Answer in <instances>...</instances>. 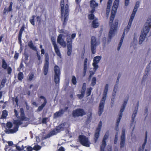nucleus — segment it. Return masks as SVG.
<instances>
[{"instance_id": "nucleus-1", "label": "nucleus", "mask_w": 151, "mask_h": 151, "mask_svg": "<svg viewBox=\"0 0 151 151\" xmlns=\"http://www.w3.org/2000/svg\"><path fill=\"white\" fill-rule=\"evenodd\" d=\"M119 2V0H115L114 2L112 8L110 18L109 24H111V28L109 32V37L111 39L116 31L117 30L118 20L116 19L114 22L112 24L113 20L115 17V15L116 12V10L118 7Z\"/></svg>"}, {"instance_id": "nucleus-2", "label": "nucleus", "mask_w": 151, "mask_h": 151, "mask_svg": "<svg viewBox=\"0 0 151 151\" xmlns=\"http://www.w3.org/2000/svg\"><path fill=\"white\" fill-rule=\"evenodd\" d=\"M145 27L142 29L139 37V44H141L145 40L147 34L149 32L151 27V15L147 19L145 24Z\"/></svg>"}, {"instance_id": "nucleus-3", "label": "nucleus", "mask_w": 151, "mask_h": 151, "mask_svg": "<svg viewBox=\"0 0 151 151\" xmlns=\"http://www.w3.org/2000/svg\"><path fill=\"white\" fill-rule=\"evenodd\" d=\"M78 140L80 143L83 146L88 147H90L91 143L88 138L83 135H80L78 137Z\"/></svg>"}, {"instance_id": "nucleus-4", "label": "nucleus", "mask_w": 151, "mask_h": 151, "mask_svg": "<svg viewBox=\"0 0 151 151\" xmlns=\"http://www.w3.org/2000/svg\"><path fill=\"white\" fill-rule=\"evenodd\" d=\"M54 81L55 84H59L60 83V71L59 67L55 65L54 68Z\"/></svg>"}, {"instance_id": "nucleus-5", "label": "nucleus", "mask_w": 151, "mask_h": 151, "mask_svg": "<svg viewBox=\"0 0 151 151\" xmlns=\"http://www.w3.org/2000/svg\"><path fill=\"white\" fill-rule=\"evenodd\" d=\"M86 114V113L82 109L78 108L73 110L72 113V116L74 118L82 116Z\"/></svg>"}, {"instance_id": "nucleus-6", "label": "nucleus", "mask_w": 151, "mask_h": 151, "mask_svg": "<svg viewBox=\"0 0 151 151\" xmlns=\"http://www.w3.org/2000/svg\"><path fill=\"white\" fill-rule=\"evenodd\" d=\"M107 95L103 94L99 104L98 110V114L99 116H101L103 113L104 108L105 101L106 99Z\"/></svg>"}, {"instance_id": "nucleus-7", "label": "nucleus", "mask_w": 151, "mask_h": 151, "mask_svg": "<svg viewBox=\"0 0 151 151\" xmlns=\"http://www.w3.org/2000/svg\"><path fill=\"white\" fill-rule=\"evenodd\" d=\"M45 61L43 67V73L45 75H46L48 72L49 65V57L48 53H46L45 55Z\"/></svg>"}, {"instance_id": "nucleus-8", "label": "nucleus", "mask_w": 151, "mask_h": 151, "mask_svg": "<svg viewBox=\"0 0 151 151\" xmlns=\"http://www.w3.org/2000/svg\"><path fill=\"white\" fill-rule=\"evenodd\" d=\"M91 50L93 54H94L96 52V47L98 45L97 42L96 37L94 36H92L91 40Z\"/></svg>"}, {"instance_id": "nucleus-9", "label": "nucleus", "mask_w": 151, "mask_h": 151, "mask_svg": "<svg viewBox=\"0 0 151 151\" xmlns=\"http://www.w3.org/2000/svg\"><path fill=\"white\" fill-rule=\"evenodd\" d=\"M2 68L4 70H7V73L9 75L11 74L12 71V68L9 66L4 59L2 60Z\"/></svg>"}, {"instance_id": "nucleus-10", "label": "nucleus", "mask_w": 151, "mask_h": 151, "mask_svg": "<svg viewBox=\"0 0 151 151\" xmlns=\"http://www.w3.org/2000/svg\"><path fill=\"white\" fill-rule=\"evenodd\" d=\"M65 13L64 15V19L63 23V26L64 27H65L66 25L68 19L69 6L68 4H67L65 5Z\"/></svg>"}, {"instance_id": "nucleus-11", "label": "nucleus", "mask_w": 151, "mask_h": 151, "mask_svg": "<svg viewBox=\"0 0 151 151\" xmlns=\"http://www.w3.org/2000/svg\"><path fill=\"white\" fill-rule=\"evenodd\" d=\"M128 99L129 96H128L127 99H125L124 101V102L123 104L121 106V108L120 111L119 113V117L117 120V121L120 122V120L122 118V113L123 112L125 109L126 106L127 104Z\"/></svg>"}, {"instance_id": "nucleus-12", "label": "nucleus", "mask_w": 151, "mask_h": 151, "mask_svg": "<svg viewBox=\"0 0 151 151\" xmlns=\"http://www.w3.org/2000/svg\"><path fill=\"white\" fill-rule=\"evenodd\" d=\"M125 129H123L122 130V134L120 137V147L121 148L123 147L125 144Z\"/></svg>"}, {"instance_id": "nucleus-13", "label": "nucleus", "mask_w": 151, "mask_h": 151, "mask_svg": "<svg viewBox=\"0 0 151 151\" xmlns=\"http://www.w3.org/2000/svg\"><path fill=\"white\" fill-rule=\"evenodd\" d=\"M52 44L53 45L55 52L57 55L60 58H61V55L60 51L58 46L54 37H52L51 39Z\"/></svg>"}, {"instance_id": "nucleus-14", "label": "nucleus", "mask_w": 151, "mask_h": 151, "mask_svg": "<svg viewBox=\"0 0 151 151\" xmlns=\"http://www.w3.org/2000/svg\"><path fill=\"white\" fill-rule=\"evenodd\" d=\"M108 134H106L104 135L100 145V151H105L104 149L106 145V140L108 139Z\"/></svg>"}, {"instance_id": "nucleus-15", "label": "nucleus", "mask_w": 151, "mask_h": 151, "mask_svg": "<svg viewBox=\"0 0 151 151\" xmlns=\"http://www.w3.org/2000/svg\"><path fill=\"white\" fill-rule=\"evenodd\" d=\"M101 59V57L100 56H97L93 58V63H92V65L95 70H97L99 67L97 64L99 62Z\"/></svg>"}, {"instance_id": "nucleus-16", "label": "nucleus", "mask_w": 151, "mask_h": 151, "mask_svg": "<svg viewBox=\"0 0 151 151\" xmlns=\"http://www.w3.org/2000/svg\"><path fill=\"white\" fill-rule=\"evenodd\" d=\"M139 106V101H138L137 102V107H136L135 110H134V111H133V113L132 114V120L131 121V122L130 124V126L131 127H132L134 123V119L135 118L137 115V110L138 109V107Z\"/></svg>"}, {"instance_id": "nucleus-17", "label": "nucleus", "mask_w": 151, "mask_h": 151, "mask_svg": "<svg viewBox=\"0 0 151 151\" xmlns=\"http://www.w3.org/2000/svg\"><path fill=\"white\" fill-rule=\"evenodd\" d=\"M39 99H43L44 100L43 103L39 107H38L37 110L39 111H42L44 107L45 106L47 103V100L46 98L43 96H41L39 97Z\"/></svg>"}, {"instance_id": "nucleus-18", "label": "nucleus", "mask_w": 151, "mask_h": 151, "mask_svg": "<svg viewBox=\"0 0 151 151\" xmlns=\"http://www.w3.org/2000/svg\"><path fill=\"white\" fill-rule=\"evenodd\" d=\"M63 36L62 34H60L59 35L57 38V42L61 46L65 47L66 45V43L62 38Z\"/></svg>"}, {"instance_id": "nucleus-19", "label": "nucleus", "mask_w": 151, "mask_h": 151, "mask_svg": "<svg viewBox=\"0 0 151 151\" xmlns=\"http://www.w3.org/2000/svg\"><path fill=\"white\" fill-rule=\"evenodd\" d=\"M76 35L75 33H73L71 35V37L70 38V36L69 35L68 33H67L66 35V36L67 37L66 39L67 44H72L73 40L76 37Z\"/></svg>"}, {"instance_id": "nucleus-20", "label": "nucleus", "mask_w": 151, "mask_h": 151, "mask_svg": "<svg viewBox=\"0 0 151 151\" xmlns=\"http://www.w3.org/2000/svg\"><path fill=\"white\" fill-rule=\"evenodd\" d=\"M13 3L11 1L9 2V5L8 8L7 9L6 8H4L3 10V14L4 15L6 14V12H10L12 10V6Z\"/></svg>"}, {"instance_id": "nucleus-21", "label": "nucleus", "mask_w": 151, "mask_h": 151, "mask_svg": "<svg viewBox=\"0 0 151 151\" xmlns=\"http://www.w3.org/2000/svg\"><path fill=\"white\" fill-rule=\"evenodd\" d=\"M65 112V111L63 109L60 110L56 112L54 114V117L57 118L61 116Z\"/></svg>"}, {"instance_id": "nucleus-22", "label": "nucleus", "mask_w": 151, "mask_h": 151, "mask_svg": "<svg viewBox=\"0 0 151 151\" xmlns=\"http://www.w3.org/2000/svg\"><path fill=\"white\" fill-rule=\"evenodd\" d=\"M58 132H57L56 130L55 129H53L49 133L47 134L46 136H45L44 138L45 139H46L47 138H49L51 136L54 135L57 133H58Z\"/></svg>"}, {"instance_id": "nucleus-23", "label": "nucleus", "mask_w": 151, "mask_h": 151, "mask_svg": "<svg viewBox=\"0 0 151 151\" xmlns=\"http://www.w3.org/2000/svg\"><path fill=\"white\" fill-rule=\"evenodd\" d=\"M20 117H19L18 118H19L22 121H23L25 120V119L26 118V117L25 116L24 111L23 109L21 108L20 109Z\"/></svg>"}, {"instance_id": "nucleus-24", "label": "nucleus", "mask_w": 151, "mask_h": 151, "mask_svg": "<svg viewBox=\"0 0 151 151\" xmlns=\"http://www.w3.org/2000/svg\"><path fill=\"white\" fill-rule=\"evenodd\" d=\"M60 6L61 8V19L63 17V14L64 12V0H61L60 1Z\"/></svg>"}, {"instance_id": "nucleus-25", "label": "nucleus", "mask_w": 151, "mask_h": 151, "mask_svg": "<svg viewBox=\"0 0 151 151\" xmlns=\"http://www.w3.org/2000/svg\"><path fill=\"white\" fill-rule=\"evenodd\" d=\"M21 120H19L18 119L15 120L14 122V123L15 125L14 127L15 128H17V129H18L19 125L22 124V122Z\"/></svg>"}, {"instance_id": "nucleus-26", "label": "nucleus", "mask_w": 151, "mask_h": 151, "mask_svg": "<svg viewBox=\"0 0 151 151\" xmlns=\"http://www.w3.org/2000/svg\"><path fill=\"white\" fill-rule=\"evenodd\" d=\"M18 130L17 128H15L14 127L13 129H8L5 131L6 133L7 134H12L17 132Z\"/></svg>"}, {"instance_id": "nucleus-27", "label": "nucleus", "mask_w": 151, "mask_h": 151, "mask_svg": "<svg viewBox=\"0 0 151 151\" xmlns=\"http://www.w3.org/2000/svg\"><path fill=\"white\" fill-rule=\"evenodd\" d=\"M18 144L17 145H14V146L16 147V150H14V151H25L24 150V147L23 145H22L21 147L18 145Z\"/></svg>"}, {"instance_id": "nucleus-28", "label": "nucleus", "mask_w": 151, "mask_h": 151, "mask_svg": "<svg viewBox=\"0 0 151 151\" xmlns=\"http://www.w3.org/2000/svg\"><path fill=\"white\" fill-rule=\"evenodd\" d=\"M98 4L95 0H91L90 2V5L91 8H95L96 7L98 6Z\"/></svg>"}, {"instance_id": "nucleus-29", "label": "nucleus", "mask_w": 151, "mask_h": 151, "mask_svg": "<svg viewBox=\"0 0 151 151\" xmlns=\"http://www.w3.org/2000/svg\"><path fill=\"white\" fill-rule=\"evenodd\" d=\"M67 55L68 56H70L72 52V44H67Z\"/></svg>"}, {"instance_id": "nucleus-30", "label": "nucleus", "mask_w": 151, "mask_h": 151, "mask_svg": "<svg viewBox=\"0 0 151 151\" xmlns=\"http://www.w3.org/2000/svg\"><path fill=\"white\" fill-rule=\"evenodd\" d=\"M100 132V131H96V132L95 133L94 137V138L95 142H96L97 141L99 137Z\"/></svg>"}, {"instance_id": "nucleus-31", "label": "nucleus", "mask_w": 151, "mask_h": 151, "mask_svg": "<svg viewBox=\"0 0 151 151\" xmlns=\"http://www.w3.org/2000/svg\"><path fill=\"white\" fill-rule=\"evenodd\" d=\"M28 46L29 47L34 50H36V47L35 46L33 45V43L32 40H30L28 43Z\"/></svg>"}, {"instance_id": "nucleus-32", "label": "nucleus", "mask_w": 151, "mask_h": 151, "mask_svg": "<svg viewBox=\"0 0 151 151\" xmlns=\"http://www.w3.org/2000/svg\"><path fill=\"white\" fill-rule=\"evenodd\" d=\"M147 131H146L145 132V137L144 139V142L143 143V144L142 145V150H144L145 146V145L146 144L147 141Z\"/></svg>"}, {"instance_id": "nucleus-33", "label": "nucleus", "mask_w": 151, "mask_h": 151, "mask_svg": "<svg viewBox=\"0 0 151 151\" xmlns=\"http://www.w3.org/2000/svg\"><path fill=\"white\" fill-rule=\"evenodd\" d=\"M92 26L94 28H96L99 26V23L97 22V19H95L92 22Z\"/></svg>"}, {"instance_id": "nucleus-34", "label": "nucleus", "mask_w": 151, "mask_h": 151, "mask_svg": "<svg viewBox=\"0 0 151 151\" xmlns=\"http://www.w3.org/2000/svg\"><path fill=\"white\" fill-rule=\"evenodd\" d=\"M150 67H149L148 68V67H147L146 68V71L145 72V74L144 75L143 77L142 78L143 81H144L145 79L148 76V75L149 72L150 70Z\"/></svg>"}, {"instance_id": "nucleus-35", "label": "nucleus", "mask_w": 151, "mask_h": 151, "mask_svg": "<svg viewBox=\"0 0 151 151\" xmlns=\"http://www.w3.org/2000/svg\"><path fill=\"white\" fill-rule=\"evenodd\" d=\"M7 115V111L6 110H4L2 111V114L1 116V118L3 119H5Z\"/></svg>"}, {"instance_id": "nucleus-36", "label": "nucleus", "mask_w": 151, "mask_h": 151, "mask_svg": "<svg viewBox=\"0 0 151 151\" xmlns=\"http://www.w3.org/2000/svg\"><path fill=\"white\" fill-rule=\"evenodd\" d=\"M17 77L19 81H22L24 78V75L23 72H19L18 74Z\"/></svg>"}, {"instance_id": "nucleus-37", "label": "nucleus", "mask_w": 151, "mask_h": 151, "mask_svg": "<svg viewBox=\"0 0 151 151\" xmlns=\"http://www.w3.org/2000/svg\"><path fill=\"white\" fill-rule=\"evenodd\" d=\"M55 129L58 133L60 132L61 131L63 130V128L62 127V124H60Z\"/></svg>"}, {"instance_id": "nucleus-38", "label": "nucleus", "mask_w": 151, "mask_h": 151, "mask_svg": "<svg viewBox=\"0 0 151 151\" xmlns=\"http://www.w3.org/2000/svg\"><path fill=\"white\" fill-rule=\"evenodd\" d=\"M92 89V88L91 87L88 88L87 89L86 93L87 96H88L91 95Z\"/></svg>"}, {"instance_id": "nucleus-39", "label": "nucleus", "mask_w": 151, "mask_h": 151, "mask_svg": "<svg viewBox=\"0 0 151 151\" xmlns=\"http://www.w3.org/2000/svg\"><path fill=\"white\" fill-rule=\"evenodd\" d=\"M136 12L133 11L132 14L131 15L130 18L129 19V21H130V22H132L134 17L135 16L136 13Z\"/></svg>"}, {"instance_id": "nucleus-40", "label": "nucleus", "mask_w": 151, "mask_h": 151, "mask_svg": "<svg viewBox=\"0 0 151 151\" xmlns=\"http://www.w3.org/2000/svg\"><path fill=\"white\" fill-rule=\"evenodd\" d=\"M139 5V1L136 2L133 11L137 12V9L138 8Z\"/></svg>"}, {"instance_id": "nucleus-41", "label": "nucleus", "mask_w": 151, "mask_h": 151, "mask_svg": "<svg viewBox=\"0 0 151 151\" xmlns=\"http://www.w3.org/2000/svg\"><path fill=\"white\" fill-rule=\"evenodd\" d=\"M113 0H109L107 3V5L106 9H110Z\"/></svg>"}, {"instance_id": "nucleus-42", "label": "nucleus", "mask_w": 151, "mask_h": 151, "mask_svg": "<svg viewBox=\"0 0 151 151\" xmlns=\"http://www.w3.org/2000/svg\"><path fill=\"white\" fill-rule=\"evenodd\" d=\"M132 22H130V21H129L128 25L127 27L126 28H125L124 29H126V32H127L129 30L130 27L131 25H132Z\"/></svg>"}, {"instance_id": "nucleus-43", "label": "nucleus", "mask_w": 151, "mask_h": 151, "mask_svg": "<svg viewBox=\"0 0 151 151\" xmlns=\"http://www.w3.org/2000/svg\"><path fill=\"white\" fill-rule=\"evenodd\" d=\"M35 17V16L33 15L32 16L31 18L29 19L30 23L33 25H34L35 24L34 19Z\"/></svg>"}, {"instance_id": "nucleus-44", "label": "nucleus", "mask_w": 151, "mask_h": 151, "mask_svg": "<svg viewBox=\"0 0 151 151\" xmlns=\"http://www.w3.org/2000/svg\"><path fill=\"white\" fill-rule=\"evenodd\" d=\"M96 77H93L92 79L91 85L93 86H94L96 84Z\"/></svg>"}, {"instance_id": "nucleus-45", "label": "nucleus", "mask_w": 151, "mask_h": 151, "mask_svg": "<svg viewBox=\"0 0 151 151\" xmlns=\"http://www.w3.org/2000/svg\"><path fill=\"white\" fill-rule=\"evenodd\" d=\"M41 148V147L38 145H35L33 147V149L35 151H38L40 150Z\"/></svg>"}, {"instance_id": "nucleus-46", "label": "nucleus", "mask_w": 151, "mask_h": 151, "mask_svg": "<svg viewBox=\"0 0 151 151\" xmlns=\"http://www.w3.org/2000/svg\"><path fill=\"white\" fill-rule=\"evenodd\" d=\"M102 122L101 121H100L99 122L97 128L96 130V131H101V128L102 127Z\"/></svg>"}, {"instance_id": "nucleus-47", "label": "nucleus", "mask_w": 151, "mask_h": 151, "mask_svg": "<svg viewBox=\"0 0 151 151\" xmlns=\"http://www.w3.org/2000/svg\"><path fill=\"white\" fill-rule=\"evenodd\" d=\"M25 28V27L24 25H23L20 30H19L18 35H22L23 32Z\"/></svg>"}, {"instance_id": "nucleus-48", "label": "nucleus", "mask_w": 151, "mask_h": 151, "mask_svg": "<svg viewBox=\"0 0 151 151\" xmlns=\"http://www.w3.org/2000/svg\"><path fill=\"white\" fill-rule=\"evenodd\" d=\"M13 126V124L10 122H7L6 124V127L8 129L11 128Z\"/></svg>"}, {"instance_id": "nucleus-49", "label": "nucleus", "mask_w": 151, "mask_h": 151, "mask_svg": "<svg viewBox=\"0 0 151 151\" xmlns=\"http://www.w3.org/2000/svg\"><path fill=\"white\" fill-rule=\"evenodd\" d=\"M8 145L6 146L5 149L6 150L8 149L9 146H11L13 145V142L12 141H9L8 142Z\"/></svg>"}, {"instance_id": "nucleus-50", "label": "nucleus", "mask_w": 151, "mask_h": 151, "mask_svg": "<svg viewBox=\"0 0 151 151\" xmlns=\"http://www.w3.org/2000/svg\"><path fill=\"white\" fill-rule=\"evenodd\" d=\"M94 15L93 14H89L88 16V18L89 20H93L94 18Z\"/></svg>"}, {"instance_id": "nucleus-51", "label": "nucleus", "mask_w": 151, "mask_h": 151, "mask_svg": "<svg viewBox=\"0 0 151 151\" xmlns=\"http://www.w3.org/2000/svg\"><path fill=\"white\" fill-rule=\"evenodd\" d=\"M87 69V64L84 63V68H83V74L84 76L86 75V70Z\"/></svg>"}, {"instance_id": "nucleus-52", "label": "nucleus", "mask_w": 151, "mask_h": 151, "mask_svg": "<svg viewBox=\"0 0 151 151\" xmlns=\"http://www.w3.org/2000/svg\"><path fill=\"white\" fill-rule=\"evenodd\" d=\"M72 82L73 85H76V77L74 76H73L72 77Z\"/></svg>"}, {"instance_id": "nucleus-53", "label": "nucleus", "mask_w": 151, "mask_h": 151, "mask_svg": "<svg viewBox=\"0 0 151 151\" xmlns=\"http://www.w3.org/2000/svg\"><path fill=\"white\" fill-rule=\"evenodd\" d=\"M24 147V148H26L27 151H32L33 150V148L30 146H26Z\"/></svg>"}, {"instance_id": "nucleus-54", "label": "nucleus", "mask_w": 151, "mask_h": 151, "mask_svg": "<svg viewBox=\"0 0 151 151\" xmlns=\"http://www.w3.org/2000/svg\"><path fill=\"white\" fill-rule=\"evenodd\" d=\"M34 77V74L33 73H30L29 75V80L30 81H32L33 78Z\"/></svg>"}, {"instance_id": "nucleus-55", "label": "nucleus", "mask_w": 151, "mask_h": 151, "mask_svg": "<svg viewBox=\"0 0 151 151\" xmlns=\"http://www.w3.org/2000/svg\"><path fill=\"white\" fill-rule=\"evenodd\" d=\"M84 95L85 94L81 93V94H77V96L79 99H81L84 97Z\"/></svg>"}, {"instance_id": "nucleus-56", "label": "nucleus", "mask_w": 151, "mask_h": 151, "mask_svg": "<svg viewBox=\"0 0 151 151\" xmlns=\"http://www.w3.org/2000/svg\"><path fill=\"white\" fill-rule=\"evenodd\" d=\"M22 35H18V40L19 41V43L20 45H22Z\"/></svg>"}, {"instance_id": "nucleus-57", "label": "nucleus", "mask_w": 151, "mask_h": 151, "mask_svg": "<svg viewBox=\"0 0 151 151\" xmlns=\"http://www.w3.org/2000/svg\"><path fill=\"white\" fill-rule=\"evenodd\" d=\"M118 140V132L116 133V134L115 136L114 139V143L116 144L117 143Z\"/></svg>"}, {"instance_id": "nucleus-58", "label": "nucleus", "mask_w": 151, "mask_h": 151, "mask_svg": "<svg viewBox=\"0 0 151 151\" xmlns=\"http://www.w3.org/2000/svg\"><path fill=\"white\" fill-rule=\"evenodd\" d=\"M117 86H116V84L115 86L114 87V93L112 94V97H114L115 98V96L116 95V91H115V89H117Z\"/></svg>"}, {"instance_id": "nucleus-59", "label": "nucleus", "mask_w": 151, "mask_h": 151, "mask_svg": "<svg viewBox=\"0 0 151 151\" xmlns=\"http://www.w3.org/2000/svg\"><path fill=\"white\" fill-rule=\"evenodd\" d=\"M48 118L47 117L44 118L42 119V123L43 124H46L47 123V119Z\"/></svg>"}, {"instance_id": "nucleus-60", "label": "nucleus", "mask_w": 151, "mask_h": 151, "mask_svg": "<svg viewBox=\"0 0 151 151\" xmlns=\"http://www.w3.org/2000/svg\"><path fill=\"white\" fill-rule=\"evenodd\" d=\"M115 98L114 97H112L111 101V107H112L114 103V101Z\"/></svg>"}, {"instance_id": "nucleus-61", "label": "nucleus", "mask_w": 151, "mask_h": 151, "mask_svg": "<svg viewBox=\"0 0 151 151\" xmlns=\"http://www.w3.org/2000/svg\"><path fill=\"white\" fill-rule=\"evenodd\" d=\"M14 112L15 113V115L17 117L19 118V116H18V113L17 111L15 109L14 110Z\"/></svg>"}, {"instance_id": "nucleus-62", "label": "nucleus", "mask_w": 151, "mask_h": 151, "mask_svg": "<svg viewBox=\"0 0 151 151\" xmlns=\"http://www.w3.org/2000/svg\"><path fill=\"white\" fill-rule=\"evenodd\" d=\"M24 65L22 63H20L19 68H18V71H20V70L23 67Z\"/></svg>"}, {"instance_id": "nucleus-63", "label": "nucleus", "mask_w": 151, "mask_h": 151, "mask_svg": "<svg viewBox=\"0 0 151 151\" xmlns=\"http://www.w3.org/2000/svg\"><path fill=\"white\" fill-rule=\"evenodd\" d=\"M19 55V54L18 53H16L14 56V58L15 59L17 60L18 58Z\"/></svg>"}, {"instance_id": "nucleus-64", "label": "nucleus", "mask_w": 151, "mask_h": 151, "mask_svg": "<svg viewBox=\"0 0 151 151\" xmlns=\"http://www.w3.org/2000/svg\"><path fill=\"white\" fill-rule=\"evenodd\" d=\"M57 151H65L64 148L62 146L60 147Z\"/></svg>"}]
</instances>
